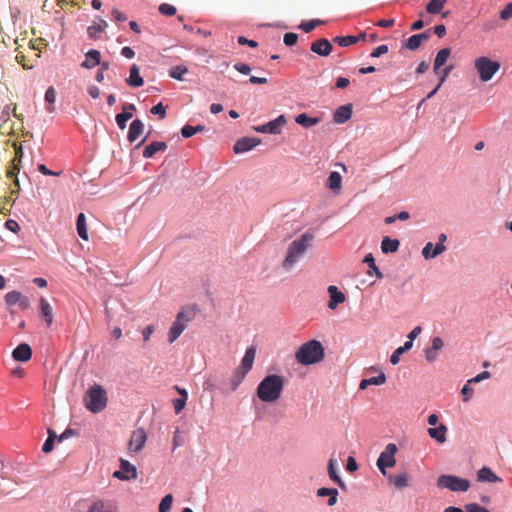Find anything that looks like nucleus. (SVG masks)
<instances>
[{"label": "nucleus", "instance_id": "nucleus-34", "mask_svg": "<svg viewBox=\"0 0 512 512\" xmlns=\"http://www.w3.org/2000/svg\"><path fill=\"white\" fill-rule=\"evenodd\" d=\"M341 183H342L341 175L338 172L333 171L329 174V176L327 178L326 186L329 189H331L335 192H338L341 189Z\"/></svg>", "mask_w": 512, "mask_h": 512}, {"label": "nucleus", "instance_id": "nucleus-37", "mask_svg": "<svg viewBox=\"0 0 512 512\" xmlns=\"http://www.w3.org/2000/svg\"><path fill=\"white\" fill-rule=\"evenodd\" d=\"M328 474L332 481L336 482L341 488H344V482L338 476L336 472V460L334 458H330L328 462Z\"/></svg>", "mask_w": 512, "mask_h": 512}, {"label": "nucleus", "instance_id": "nucleus-20", "mask_svg": "<svg viewBox=\"0 0 512 512\" xmlns=\"http://www.w3.org/2000/svg\"><path fill=\"white\" fill-rule=\"evenodd\" d=\"M126 83L131 87H141L144 85V80L140 75V68L136 64L130 67L129 77Z\"/></svg>", "mask_w": 512, "mask_h": 512}, {"label": "nucleus", "instance_id": "nucleus-57", "mask_svg": "<svg viewBox=\"0 0 512 512\" xmlns=\"http://www.w3.org/2000/svg\"><path fill=\"white\" fill-rule=\"evenodd\" d=\"M388 52V46L385 44H382L375 48L373 52L371 53V57H380Z\"/></svg>", "mask_w": 512, "mask_h": 512}, {"label": "nucleus", "instance_id": "nucleus-28", "mask_svg": "<svg viewBox=\"0 0 512 512\" xmlns=\"http://www.w3.org/2000/svg\"><path fill=\"white\" fill-rule=\"evenodd\" d=\"M316 494L318 497H321V498L328 496L329 498H328L327 504L329 506H334L337 503V497H338L337 489L322 487L317 490Z\"/></svg>", "mask_w": 512, "mask_h": 512}, {"label": "nucleus", "instance_id": "nucleus-38", "mask_svg": "<svg viewBox=\"0 0 512 512\" xmlns=\"http://www.w3.org/2000/svg\"><path fill=\"white\" fill-rule=\"evenodd\" d=\"M359 40H360V37H356L353 35L336 36L333 38V42L338 44L341 47H347V46L356 44Z\"/></svg>", "mask_w": 512, "mask_h": 512}, {"label": "nucleus", "instance_id": "nucleus-64", "mask_svg": "<svg viewBox=\"0 0 512 512\" xmlns=\"http://www.w3.org/2000/svg\"><path fill=\"white\" fill-rule=\"evenodd\" d=\"M357 468H358V465H357L356 460L354 459V457L349 456L347 459L346 469L349 472H354L357 470Z\"/></svg>", "mask_w": 512, "mask_h": 512}, {"label": "nucleus", "instance_id": "nucleus-3", "mask_svg": "<svg viewBox=\"0 0 512 512\" xmlns=\"http://www.w3.org/2000/svg\"><path fill=\"white\" fill-rule=\"evenodd\" d=\"M324 348L317 340L303 343L295 353V359L302 365H312L324 359Z\"/></svg>", "mask_w": 512, "mask_h": 512}, {"label": "nucleus", "instance_id": "nucleus-39", "mask_svg": "<svg viewBox=\"0 0 512 512\" xmlns=\"http://www.w3.org/2000/svg\"><path fill=\"white\" fill-rule=\"evenodd\" d=\"M248 372L242 370L241 368H237L231 378V389L234 391L238 388V386L243 382Z\"/></svg>", "mask_w": 512, "mask_h": 512}, {"label": "nucleus", "instance_id": "nucleus-5", "mask_svg": "<svg viewBox=\"0 0 512 512\" xmlns=\"http://www.w3.org/2000/svg\"><path fill=\"white\" fill-rule=\"evenodd\" d=\"M107 397L106 392L100 386L95 385L87 392L86 407L94 412H100L106 407Z\"/></svg>", "mask_w": 512, "mask_h": 512}, {"label": "nucleus", "instance_id": "nucleus-51", "mask_svg": "<svg viewBox=\"0 0 512 512\" xmlns=\"http://www.w3.org/2000/svg\"><path fill=\"white\" fill-rule=\"evenodd\" d=\"M150 112L154 115H159L160 119H164L166 116V106L162 103H158L151 108Z\"/></svg>", "mask_w": 512, "mask_h": 512}, {"label": "nucleus", "instance_id": "nucleus-8", "mask_svg": "<svg viewBox=\"0 0 512 512\" xmlns=\"http://www.w3.org/2000/svg\"><path fill=\"white\" fill-rule=\"evenodd\" d=\"M396 452L397 446L394 443H389L377 459V467L383 475H386L387 467L392 468L396 465Z\"/></svg>", "mask_w": 512, "mask_h": 512}, {"label": "nucleus", "instance_id": "nucleus-54", "mask_svg": "<svg viewBox=\"0 0 512 512\" xmlns=\"http://www.w3.org/2000/svg\"><path fill=\"white\" fill-rule=\"evenodd\" d=\"M453 66L449 65L445 67L441 72L438 71L439 76V86H442V84L446 81L447 77L449 76L450 72L452 71Z\"/></svg>", "mask_w": 512, "mask_h": 512}, {"label": "nucleus", "instance_id": "nucleus-17", "mask_svg": "<svg viewBox=\"0 0 512 512\" xmlns=\"http://www.w3.org/2000/svg\"><path fill=\"white\" fill-rule=\"evenodd\" d=\"M5 301L10 306L19 304L22 309H27L29 307L28 298L24 297L18 291H11V292L7 293L5 295Z\"/></svg>", "mask_w": 512, "mask_h": 512}, {"label": "nucleus", "instance_id": "nucleus-40", "mask_svg": "<svg viewBox=\"0 0 512 512\" xmlns=\"http://www.w3.org/2000/svg\"><path fill=\"white\" fill-rule=\"evenodd\" d=\"M446 2H447L446 0H431L426 5L427 13H429V14L440 13L443 10V8L445 7Z\"/></svg>", "mask_w": 512, "mask_h": 512}, {"label": "nucleus", "instance_id": "nucleus-35", "mask_svg": "<svg viewBox=\"0 0 512 512\" xmlns=\"http://www.w3.org/2000/svg\"><path fill=\"white\" fill-rule=\"evenodd\" d=\"M364 263H366L368 266H369V270H368V275H372V274H375V276L378 278V279H381L383 278V274L382 272L379 270V268L376 266L375 264V259L373 257V255L371 253L367 254L365 257H364V260H363Z\"/></svg>", "mask_w": 512, "mask_h": 512}, {"label": "nucleus", "instance_id": "nucleus-26", "mask_svg": "<svg viewBox=\"0 0 512 512\" xmlns=\"http://www.w3.org/2000/svg\"><path fill=\"white\" fill-rule=\"evenodd\" d=\"M451 54L450 48H443L438 51L433 65V71L438 74L439 69L446 63L447 59Z\"/></svg>", "mask_w": 512, "mask_h": 512}, {"label": "nucleus", "instance_id": "nucleus-30", "mask_svg": "<svg viewBox=\"0 0 512 512\" xmlns=\"http://www.w3.org/2000/svg\"><path fill=\"white\" fill-rule=\"evenodd\" d=\"M400 242L397 239H391L385 236L381 242V250L383 253H395L398 251Z\"/></svg>", "mask_w": 512, "mask_h": 512}, {"label": "nucleus", "instance_id": "nucleus-7", "mask_svg": "<svg viewBox=\"0 0 512 512\" xmlns=\"http://www.w3.org/2000/svg\"><path fill=\"white\" fill-rule=\"evenodd\" d=\"M193 318V315H190L184 311H181L177 314L175 321L172 323L169 332H168V342L170 344L174 343L179 336L186 329L188 322H190Z\"/></svg>", "mask_w": 512, "mask_h": 512}, {"label": "nucleus", "instance_id": "nucleus-48", "mask_svg": "<svg viewBox=\"0 0 512 512\" xmlns=\"http://www.w3.org/2000/svg\"><path fill=\"white\" fill-rule=\"evenodd\" d=\"M107 26V23L105 21H102V25H92L89 26L87 29V33L90 38H97L98 34L103 31V28Z\"/></svg>", "mask_w": 512, "mask_h": 512}, {"label": "nucleus", "instance_id": "nucleus-56", "mask_svg": "<svg viewBox=\"0 0 512 512\" xmlns=\"http://www.w3.org/2000/svg\"><path fill=\"white\" fill-rule=\"evenodd\" d=\"M234 69L240 72L241 74L248 75L251 72V68L248 64L245 63H236L234 65Z\"/></svg>", "mask_w": 512, "mask_h": 512}, {"label": "nucleus", "instance_id": "nucleus-47", "mask_svg": "<svg viewBox=\"0 0 512 512\" xmlns=\"http://www.w3.org/2000/svg\"><path fill=\"white\" fill-rule=\"evenodd\" d=\"M322 24V21L319 20V19H313V20H310V21H306V22H302L300 24V28L306 32V33H309L311 32L312 30H314L318 25Z\"/></svg>", "mask_w": 512, "mask_h": 512}, {"label": "nucleus", "instance_id": "nucleus-42", "mask_svg": "<svg viewBox=\"0 0 512 512\" xmlns=\"http://www.w3.org/2000/svg\"><path fill=\"white\" fill-rule=\"evenodd\" d=\"M133 117V114L128 111H122L121 113L117 114L115 117L116 123L118 127L123 130L126 128V123L128 120H130Z\"/></svg>", "mask_w": 512, "mask_h": 512}, {"label": "nucleus", "instance_id": "nucleus-9", "mask_svg": "<svg viewBox=\"0 0 512 512\" xmlns=\"http://www.w3.org/2000/svg\"><path fill=\"white\" fill-rule=\"evenodd\" d=\"M287 120L284 115L278 116L276 119L269 121L266 124L255 127V131L259 133H269V134H280L281 128L286 124Z\"/></svg>", "mask_w": 512, "mask_h": 512}, {"label": "nucleus", "instance_id": "nucleus-53", "mask_svg": "<svg viewBox=\"0 0 512 512\" xmlns=\"http://www.w3.org/2000/svg\"><path fill=\"white\" fill-rule=\"evenodd\" d=\"M465 511L466 512H489L488 509H486L483 506H480L477 503H470L465 505Z\"/></svg>", "mask_w": 512, "mask_h": 512}, {"label": "nucleus", "instance_id": "nucleus-36", "mask_svg": "<svg viewBox=\"0 0 512 512\" xmlns=\"http://www.w3.org/2000/svg\"><path fill=\"white\" fill-rule=\"evenodd\" d=\"M390 483L394 484V486L398 489H403L409 486V478L406 473L398 474L396 476L390 475L388 477Z\"/></svg>", "mask_w": 512, "mask_h": 512}, {"label": "nucleus", "instance_id": "nucleus-61", "mask_svg": "<svg viewBox=\"0 0 512 512\" xmlns=\"http://www.w3.org/2000/svg\"><path fill=\"white\" fill-rule=\"evenodd\" d=\"M403 350H401L399 347L392 353V355L390 356V362L391 364L393 365H396L399 363L400 361V357L401 355L403 354Z\"/></svg>", "mask_w": 512, "mask_h": 512}, {"label": "nucleus", "instance_id": "nucleus-41", "mask_svg": "<svg viewBox=\"0 0 512 512\" xmlns=\"http://www.w3.org/2000/svg\"><path fill=\"white\" fill-rule=\"evenodd\" d=\"M188 73V68L183 65H177L170 69L169 76L173 79L183 81V76Z\"/></svg>", "mask_w": 512, "mask_h": 512}, {"label": "nucleus", "instance_id": "nucleus-15", "mask_svg": "<svg viewBox=\"0 0 512 512\" xmlns=\"http://www.w3.org/2000/svg\"><path fill=\"white\" fill-rule=\"evenodd\" d=\"M328 293L330 297L328 301V308L331 310L336 309L338 304H341L346 300L345 294L339 291L334 285H330L328 287Z\"/></svg>", "mask_w": 512, "mask_h": 512}, {"label": "nucleus", "instance_id": "nucleus-24", "mask_svg": "<svg viewBox=\"0 0 512 512\" xmlns=\"http://www.w3.org/2000/svg\"><path fill=\"white\" fill-rule=\"evenodd\" d=\"M477 478H478V481H481V482L495 483V482L502 481V479L500 477H498L490 468H488L486 466L482 467L478 471Z\"/></svg>", "mask_w": 512, "mask_h": 512}, {"label": "nucleus", "instance_id": "nucleus-23", "mask_svg": "<svg viewBox=\"0 0 512 512\" xmlns=\"http://www.w3.org/2000/svg\"><path fill=\"white\" fill-rule=\"evenodd\" d=\"M447 431V426L443 423L439 424L438 427L428 428L429 436L439 443H444L446 441Z\"/></svg>", "mask_w": 512, "mask_h": 512}, {"label": "nucleus", "instance_id": "nucleus-12", "mask_svg": "<svg viewBox=\"0 0 512 512\" xmlns=\"http://www.w3.org/2000/svg\"><path fill=\"white\" fill-rule=\"evenodd\" d=\"M258 144H260V140L257 138L243 137L235 143L233 150L236 154L244 153L251 150Z\"/></svg>", "mask_w": 512, "mask_h": 512}, {"label": "nucleus", "instance_id": "nucleus-29", "mask_svg": "<svg viewBox=\"0 0 512 512\" xmlns=\"http://www.w3.org/2000/svg\"><path fill=\"white\" fill-rule=\"evenodd\" d=\"M101 53L98 50L92 49L86 54V59L82 63V67L91 69L100 64Z\"/></svg>", "mask_w": 512, "mask_h": 512}, {"label": "nucleus", "instance_id": "nucleus-45", "mask_svg": "<svg viewBox=\"0 0 512 512\" xmlns=\"http://www.w3.org/2000/svg\"><path fill=\"white\" fill-rule=\"evenodd\" d=\"M48 438L46 439V441L44 442L43 444V447H42V451L44 453H49L53 450L54 448V440L57 438V435L55 434V432H53L52 430H48Z\"/></svg>", "mask_w": 512, "mask_h": 512}, {"label": "nucleus", "instance_id": "nucleus-13", "mask_svg": "<svg viewBox=\"0 0 512 512\" xmlns=\"http://www.w3.org/2000/svg\"><path fill=\"white\" fill-rule=\"evenodd\" d=\"M310 49L320 56H328L332 52V44L329 40L321 38L312 42Z\"/></svg>", "mask_w": 512, "mask_h": 512}, {"label": "nucleus", "instance_id": "nucleus-14", "mask_svg": "<svg viewBox=\"0 0 512 512\" xmlns=\"http://www.w3.org/2000/svg\"><path fill=\"white\" fill-rule=\"evenodd\" d=\"M444 342L440 337L432 339L431 347L425 349V358L428 362L432 363L437 360L438 352L443 348Z\"/></svg>", "mask_w": 512, "mask_h": 512}, {"label": "nucleus", "instance_id": "nucleus-43", "mask_svg": "<svg viewBox=\"0 0 512 512\" xmlns=\"http://www.w3.org/2000/svg\"><path fill=\"white\" fill-rule=\"evenodd\" d=\"M173 495L167 494L164 496L159 504V512H170L173 505Z\"/></svg>", "mask_w": 512, "mask_h": 512}, {"label": "nucleus", "instance_id": "nucleus-19", "mask_svg": "<svg viewBox=\"0 0 512 512\" xmlns=\"http://www.w3.org/2000/svg\"><path fill=\"white\" fill-rule=\"evenodd\" d=\"M21 158H22V150L19 149L16 151L15 157L12 160V165L7 171V177L9 179H14V183L16 186H19V180L17 178V173L20 171Z\"/></svg>", "mask_w": 512, "mask_h": 512}, {"label": "nucleus", "instance_id": "nucleus-49", "mask_svg": "<svg viewBox=\"0 0 512 512\" xmlns=\"http://www.w3.org/2000/svg\"><path fill=\"white\" fill-rule=\"evenodd\" d=\"M421 41L418 39L417 35H412L405 43V47L409 50H416L421 46Z\"/></svg>", "mask_w": 512, "mask_h": 512}, {"label": "nucleus", "instance_id": "nucleus-27", "mask_svg": "<svg viewBox=\"0 0 512 512\" xmlns=\"http://www.w3.org/2000/svg\"><path fill=\"white\" fill-rule=\"evenodd\" d=\"M386 381H387L386 375L384 374L383 371H380L379 375L376 377L362 379L359 384V389L364 390L369 385H383L386 383Z\"/></svg>", "mask_w": 512, "mask_h": 512}, {"label": "nucleus", "instance_id": "nucleus-18", "mask_svg": "<svg viewBox=\"0 0 512 512\" xmlns=\"http://www.w3.org/2000/svg\"><path fill=\"white\" fill-rule=\"evenodd\" d=\"M352 116V105L346 104L339 106L333 115V120L337 124H343L347 122Z\"/></svg>", "mask_w": 512, "mask_h": 512}, {"label": "nucleus", "instance_id": "nucleus-6", "mask_svg": "<svg viewBox=\"0 0 512 512\" xmlns=\"http://www.w3.org/2000/svg\"><path fill=\"white\" fill-rule=\"evenodd\" d=\"M437 485L453 492H465L470 488L469 480L454 475H441L437 480Z\"/></svg>", "mask_w": 512, "mask_h": 512}, {"label": "nucleus", "instance_id": "nucleus-60", "mask_svg": "<svg viewBox=\"0 0 512 512\" xmlns=\"http://www.w3.org/2000/svg\"><path fill=\"white\" fill-rule=\"evenodd\" d=\"M5 226L8 230H10L14 233H16L20 230V226H19L18 222L13 219L7 220L5 223Z\"/></svg>", "mask_w": 512, "mask_h": 512}, {"label": "nucleus", "instance_id": "nucleus-62", "mask_svg": "<svg viewBox=\"0 0 512 512\" xmlns=\"http://www.w3.org/2000/svg\"><path fill=\"white\" fill-rule=\"evenodd\" d=\"M195 134L193 126L185 125L181 129V135L184 138H190Z\"/></svg>", "mask_w": 512, "mask_h": 512}, {"label": "nucleus", "instance_id": "nucleus-52", "mask_svg": "<svg viewBox=\"0 0 512 512\" xmlns=\"http://www.w3.org/2000/svg\"><path fill=\"white\" fill-rule=\"evenodd\" d=\"M298 35L296 33H286L283 38V42L287 46H293L297 43Z\"/></svg>", "mask_w": 512, "mask_h": 512}, {"label": "nucleus", "instance_id": "nucleus-33", "mask_svg": "<svg viewBox=\"0 0 512 512\" xmlns=\"http://www.w3.org/2000/svg\"><path fill=\"white\" fill-rule=\"evenodd\" d=\"M76 229L79 237L85 241L88 240V229L86 223V217L84 213H80L76 221Z\"/></svg>", "mask_w": 512, "mask_h": 512}, {"label": "nucleus", "instance_id": "nucleus-32", "mask_svg": "<svg viewBox=\"0 0 512 512\" xmlns=\"http://www.w3.org/2000/svg\"><path fill=\"white\" fill-rule=\"evenodd\" d=\"M40 309H41V314L44 317L47 326H51V324L53 322V310H52L51 305L48 303V301L44 297H42L40 299Z\"/></svg>", "mask_w": 512, "mask_h": 512}, {"label": "nucleus", "instance_id": "nucleus-44", "mask_svg": "<svg viewBox=\"0 0 512 512\" xmlns=\"http://www.w3.org/2000/svg\"><path fill=\"white\" fill-rule=\"evenodd\" d=\"M45 100L49 103V106L47 107V111L52 113L54 112L55 108L53 104L56 100V93L53 87H49L45 92Z\"/></svg>", "mask_w": 512, "mask_h": 512}, {"label": "nucleus", "instance_id": "nucleus-58", "mask_svg": "<svg viewBox=\"0 0 512 512\" xmlns=\"http://www.w3.org/2000/svg\"><path fill=\"white\" fill-rule=\"evenodd\" d=\"M16 61L22 65V67L24 69H32L33 68V65L32 64H29L26 62V57L23 53L19 52L17 55H16Z\"/></svg>", "mask_w": 512, "mask_h": 512}, {"label": "nucleus", "instance_id": "nucleus-50", "mask_svg": "<svg viewBox=\"0 0 512 512\" xmlns=\"http://www.w3.org/2000/svg\"><path fill=\"white\" fill-rule=\"evenodd\" d=\"M159 12L165 16H173L176 14V8L168 3H163L159 6Z\"/></svg>", "mask_w": 512, "mask_h": 512}, {"label": "nucleus", "instance_id": "nucleus-25", "mask_svg": "<svg viewBox=\"0 0 512 512\" xmlns=\"http://www.w3.org/2000/svg\"><path fill=\"white\" fill-rule=\"evenodd\" d=\"M256 355L255 347H250L246 350L244 357L242 358L241 364L239 368L242 370L249 372L252 369L254 360Z\"/></svg>", "mask_w": 512, "mask_h": 512}, {"label": "nucleus", "instance_id": "nucleus-4", "mask_svg": "<svg viewBox=\"0 0 512 512\" xmlns=\"http://www.w3.org/2000/svg\"><path fill=\"white\" fill-rule=\"evenodd\" d=\"M500 67L501 65L498 61H493L485 56L475 60V69L479 73L480 80L483 82L490 81L499 71Z\"/></svg>", "mask_w": 512, "mask_h": 512}, {"label": "nucleus", "instance_id": "nucleus-2", "mask_svg": "<svg viewBox=\"0 0 512 512\" xmlns=\"http://www.w3.org/2000/svg\"><path fill=\"white\" fill-rule=\"evenodd\" d=\"M284 384L283 376L277 374L267 375L256 389L257 397L263 402L273 403L280 398Z\"/></svg>", "mask_w": 512, "mask_h": 512}, {"label": "nucleus", "instance_id": "nucleus-63", "mask_svg": "<svg viewBox=\"0 0 512 512\" xmlns=\"http://www.w3.org/2000/svg\"><path fill=\"white\" fill-rule=\"evenodd\" d=\"M185 405H186V399L185 398L175 399L174 400L175 412L177 414L180 413L184 409Z\"/></svg>", "mask_w": 512, "mask_h": 512}, {"label": "nucleus", "instance_id": "nucleus-16", "mask_svg": "<svg viewBox=\"0 0 512 512\" xmlns=\"http://www.w3.org/2000/svg\"><path fill=\"white\" fill-rule=\"evenodd\" d=\"M12 357L16 361H29L32 357V349L28 344L21 343L13 350Z\"/></svg>", "mask_w": 512, "mask_h": 512}, {"label": "nucleus", "instance_id": "nucleus-11", "mask_svg": "<svg viewBox=\"0 0 512 512\" xmlns=\"http://www.w3.org/2000/svg\"><path fill=\"white\" fill-rule=\"evenodd\" d=\"M146 432L144 429L139 428L132 432L129 443H128V449L130 452H139L142 450L146 443Z\"/></svg>", "mask_w": 512, "mask_h": 512}, {"label": "nucleus", "instance_id": "nucleus-55", "mask_svg": "<svg viewBox=\"0 0 512 512\" xmlns=\"http://www.w3.org/2000/svg\"><path fill=\"white\" fill-rule=\"evenodd\" d=\"M490 377H491V374L489 372H487V371H484V372L479 373L475 377L469 379L468 380V384L478 383V382H480L482 380H485V379H488Z\"/></svg>", "mask_w": 512, "mask_h": 512}, {"label": "nucleus", "instance_id": "nucleus-1", "mask_svg": "<svg viewBox=\"0 0 512 512\" xmlns=\"http://www.w3.org/2000/svg\"><path fill=\"white\" fill-rule=\"evenodd\" d=\"M312 240V234L304 233L288 245L285 257L282 261V268L284 271L290 272L294 268L296 263L304 256L311 246Z\"/></svg>", "mask_w": 512, "mask_h": 512}, {"label": "nucleus", "instance_id": "nucleus-21", "mask_svg": "<svg viewBox=\"0 0 512 512\" xmlns=\"http://www.w3.org/2000/svg\"><path fill=\"white\" fill-rule=\"evenodd\" d=\"M144 131V124L140 119L132 121L129 127L127 138L129 142H135Z\"/></svg>", "mask_w": 512, "mask_h": 512}, {"label": "nucleus", "instance_id": "nucleus-10", "mask_svg": "<svg viewBox=\"0 0 512 512\" xmlns=\"http://www.w3.org/2000/svg\"><path fill=\"white\" fill-rule=\"evenodd\" d=\"M113 477L120 480L136 479L137 469L129 461L120 459V470L115 471Z\"/></svg>", "mask_w": 512, "mask_h": 512}, {"label": "nucleus", "instance_id": "nucleus-22", "mask_svg": "<svg viewBox=\"0 0 512 512\" xmlns=\"http://www.w3.org/2000/svg\"><path fill=\"white\" fill-rule=\"evenodd\" d=\"M167 149L166 142L162 141H154L147 145L143 150V157L144 158H151L155 155L156 152H163Z\"/></svg>", "mask_w": 512, "mask_h": 512}, {"label": "nucleus", "instance_id": "nucleus-46", "mask_svg": "<svg viewBox=\"0 0 512 512\" xmlns=\"http://www.w3.org/2000/svg\"><path fill=\"white\" fill-rule=\"evenodd\" d=\"M86 512H112L110 508L102 501L93 502Z\"/></svg>", "mask_w": 512, "mask_h": 512}, {"label": "nucleus", "instance_id": "nucleus-59", "mask_svg": "<svg viewBox=\"0 0 512 512\" xmlns=\"http://www.w3.org/2000/svg\"><path fill=\"white\" fill-rule=\"evenodd\" d=\"M512 17V3H509L505 6V8L500 13V18L502 20H508Z\"/></svg>", "mask_w": 512, "mask_h": 512}, {"label": "nucleus", "instance_id": "nucleus-31", "mask_svg": "<svg viewBox=\"0 0 512 512\" xmlns=\"http://www.w3.org/2000/svg\"><path fill=\"white\" fill-rule=\"evenodd\" d=\"M295 122L304 128H311L320 122V118L310 117L306 113H301L295 117Z\"/></svg>", "mask_w": 512, "mask_h": 512}]
</instances>
